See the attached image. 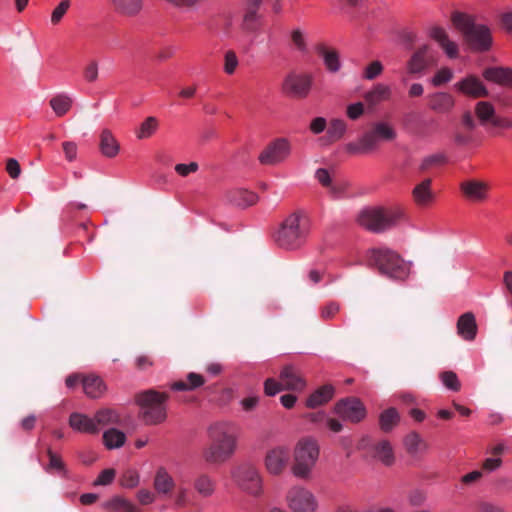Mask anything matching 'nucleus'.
I'll use <instances>...</instances> for the list:
<instances>
[{
    "mask_svg": "<svg viewBox=\"0 0 512 512\" xmlns=\"http://www.w3.org/2000/svg\"><path fill=\"white\" fill-rule=\"evenodd\" d=\"M205 383V379L201 374L190 372L187 375V380L175 381L171 384V389L176 391H192Z\"/></svg>",
    "mask_w": 512,
    "mask_h": 512,
    "instance_id": "nucleus-36",
    "label": "nucleus"
},
{
    "mask_svg": "<svg viewBox=\"0 0 512 512\" xmlns=\"http://www.w3.org/2000/svg\"><path fill=\"white\" fill-rule=\"evenodd\" d=\"M99 148L105 157L114 158L119 153L120 145L112 132L104 129L100 134Z\"/></svg>",
    "mask_w": 512,
    "mask_h": 512,
    "instance_id": "nucleus-28",
    "label": "nucleus"
},
{
    "mask_svg": "<svg viewBox=\"0 0 512 512\" xmlns=\"http://www.w3.org/2000/svg\"><path fill=\"white\" fill-rule=\"evenodd\" d=\"M194 488L203 497H209L214 493L215 483L207 474H200L194 480Z\"/></svg>",
    "mask_w": 512,
    "mask_h": 512,
    "instance_id": "nucleus-43",
    "label": "nucleus"
},
{
    "mask_svg": "<svg viewBox=\"0 0 512 512\" xmlns=\"http://www.w3.org/2000/svg\"><path fill=\"white\" fill-rule=\"evenodd\" d=\"M116 14L126 18H135L144 8V0H108Z\"/></svg>",
    "mask_w": 512,
    "mask_h": 512,
    "instance_id": "nucleus-21",
    "label": "nucleus"
},
{
    "mask_svg": "<svg viewBox=\"0 0 512 512\" xmlns=\"http://www.w3.org/2000/svg\"><path fill=\"white\" fill-rule=\"evenodd\" d=\"M431 185L432 180L430 178H426L414 187L412 196L417 205L426 206L433 201L434 194L432 192Z\"/></svg>",
    "mask_w": 512,
    "mask_h": 512,
    "instance_id": "nucleus-26",
    "label": "nucleus"
},
{
    "mask_svg": "<svg viewBox=\"0 0 512 512\" xmlns=\"http://www.w3.org/2000/svg\"><path fill=\"white\" fill-rule=\"evenodd\" d=\"M454 89L470 98H482L488 96V90L483 82L475 75H467L454 84Z\"/></svg>",
    "mask_w": 512,
    "mask_h": 512,
    "instance_id": "nucleus-19",
    "label": "nucleus"
},
{
    "mask_svg": "<svg viewBox=\"0 0 512 512\" xmlns=\"http://www.w3.org/2000/svg\"><path fill=\"white\" fill-rule=\"evenodd\" d=\"M239 61L234 51L229 50L224 56V71L228 75L234 74L238 67Z\"/></svg>",
    "mask_w": 512,
    "mask_h": 512,
    "instance_id": "nucleus-52",
    "label": "nucleus"
},
{
    "mask_svg": "<svg viewBox=\"0 0 512 512\" xmlns=\"http://www.w3.org/2000/svg\"><path fill=\"white\" fill-rule=\"evenodd\" d=\"M397 133L386 122H376L366 131L358 142L348 143L346 149L350 153H369L376 150L380 141H392Z\"/></svg>",
    "mask_w": 512,
    "mask_h": 512,
    "instance_id": "nucleus-8",
    "label": "nucleus"
},
{
    "mask_svg": "<svg viewBox=\"0 0 512 512\" xmlns=\"http://www.w3.org/2000/svg\"><path fill=\"white\" fill-rule=\"evenodd\" d=\"M316 51L323 58L328 71L336 73L340 70L341 63L339 60V54L335 49H330L324 44H318L316 46Z\"/></svg>",
    "mask_w": 512,
    "mask_h": 512,
    "instance_id": "nucleus-30",
    "label": "nucleus"
},
{
    "mask_svg": "<svg viewBox=\"0 0 512 512\" xmlns=\"http://www.w3.org/2000/svg\"><path fill=\"white\" fill-rule=\"evenodd\" d=\"M84 393L90 398H99L106 391V385L103 380L95 375H89L82 378Z\"/></svg>",
    "mask_w": 512,
    "mask_h": 512,
    "instance_id": "nucleus-29",
    "label": "nucleus"
},
{
    "mask_svg": "<svg viewBox=\"0 0 512 512\" xmlns=\"http://www.w3.org/2000/svg\"><path fill=\"white\" fill-rule=\"evenodd\" d=\"M171 5L181 8L187 11H193L197 9L203 2V0H165Z\"/></svg>",
    "mask_w": 512,
    "mask_h": 512,
    "instance_id": "nucleus-56",
    "label": "nucleus"
},
{
    "mask_svg": "<svg viewBox=\"0 0 512 512\" xmlns=\"http://www.w3.org/2000/svg\"><path fill=\"white\" fill-rule=\"evenodd\" d=\"M154 488L162 495H168L175 487V482L172 476L163 467H160L154 477Z\"/></svg>",
    "mask_w": 512,
    "mask_h": 512,
    "instance_id": "nucleus-31",
    "label": "nucleus"
},
{
    "mask_svg": "<svg viewBox=\"0 0 512 512\" xmlns=\"http://www.w3.org/2000/svg\"><path fill=\"white\" fill-rule=\"evenodd\" d=\"M439 377L443 383V385L452 391H459L461 388V383L458 380L456 373L453 371H443L439 374Z\"/></svg>",
    "mask_w": 512,
    "mask_h": 512,
    "instance_id": "nucleus-47",
    "label": "nucleus"
},
{
    "mask_svg": "<svg viewBox=\"0 0 512 512\" xmlns=\"http://www.w3.org/2000/svg\"><path fill=\"white\" fill-rule=\"evenodd\" d=\"M262 0H246L243 7L242 29L246 32H255L262 18L259 10Z\"/></svg>",
    "mask_w": 512,
    "mask_h": 512,
    "instance_id": "nucleus-20",
    "label": "nucleus"
},
{
    "mask_svg": "<svg viewBox=\"0 0 512 512\" xmlns=\"http://www.w3.org/2000/svg\"><path fill=\"white\" fill-rule=\"evenodd\" d=\"M312 76L307 74H289L282 85L288 95L297 98H306L312 87Z\"/></svg>",
    "mask_w": 512,
    "mask_h": 512,
    "instance_id": "nucleus-16",
    "label": "nucleus"
},
{
    "mask_svg": "<svg viewBox=\"0 0 512 512\" xmlns=\"http://www.w3.org/2000/svg\"><path fill=\"white\" fill-rule=\"evenodd\" d=\"M404 447L410 455H416L428 449V443L415 431L408 433L403 440Z\"/></svg>",
    "mask_w": 512,
    "mask_h": 512,
    "instance_id": "nucleus-32",
    "label": "nucleus"
},
{
    "mask_svg": "<svg viewBox=\"0 0 512 512\" xmlns=\"http://www.w3.org/2000/svg\"><path fill=\"white\" fill-rule=\"evenodd\" d=\"M95 423L98 425L99 430L108 425H116L120 423L119 414L111 408L99 409L94 415Z\"/></svg>",
    "mask_w": 512,
    "mask_h": 512,
    "instance_id": "nucleus-37",
    "label": "nucleus"
},
{
    "mask_svg": "<svg viewBox=\"0 0 512 512\" xmlns=\"http://www.w3.org/2000/svg\"><path fill=\"white\" fill-rule=\"evenodd\" d=\"M335 412L344 420L360 422L366 416V409L360 399L349 397L337 402Z\"/></svg>",
    "mask_w": 512,
    "mask_h": 512,
    "instance_id": "nucleus-17",
    "label": "nucleus"
},
{
    "mask_svg": "<svg viewBox=\"0 0 512 512\" xmlns=\"http://www.w3.org/2000/svg\"><path fill=\"white\" fill-rule=\"evenodd\" d=\"M159 121L154 116L147 117L136 130L135 134L139 140L150 138L158 129Z\"/></svg>",
    "mask_w": 512,
    "mask_h": 512,
    "instance_id": "nucleus-42",
    "label": "nucleus"
},
{
    "mask_svg": "<svg viewBox=\"0 0 512 512\" xmlns=\"http://www.w3.org/2000/svg\"><path fill=\"white\" fill-rule=\"evenodd\" d=\"M339 309L340 306L338 303L330 302L323 307L321 316L323 319H331L338 313Z\"/></svg>",
    "mask_w": 512,
    "mask_h": 512,
    "instance_id": "nucleus-62",
    "label": "nucleus"
},
{
    "mask_svg": "<svg viewBox=\"0 0 512 512\" xmlns=\"http://www.w3.org/2000/svg\"><path fill=\"white\" fill-rule=\"evenodd\" d=\"M451 20L471 50L484 52L490 49L492 36L486 25L476 23L473 16L461 12H454Z\"/></svg>",
    "mask_w": 512,
    "mask_h": 512,
    "instance_id": "nucleus-3",
    "label": "nucleus"
},
{
    "mask_svg": "<svg viewBox=\"0 0 512 512\" xmlns=\"http://www.w3.org/2000/svg\"><path fill=\"white\" fill-rule=\"evenodd\" d=\"M305 387L306 380L300 370L293 365H286L282 368L279 381L268 378L264 383V391L268 396H274L282 390L301 392Z\"/></svg>",
    "mask_w": 512,
    "mask_h": 512,
    "instance_id": "nucleus-9",
    "label": "nucleus"
},
{
    "mask_svg": "<svg viewBox=\"0 0 512 512\" xmlns=\"http://www.w3.org/2000/svg\"><path fill=\"white\" fill-rule=\"evenodd\" d=\"M286 499L293 512H316L318 508L316 497L304 487H292L288 491Z\"/></svg>",
    "mask_w": 512,
    "mask_h": 512,
    "instance_id": "nucleus-12",
    "label": "nucleus"
},
{
    "mask_svg": "<svg viewBox=\"0 0 512 512\" xmlns=\"http://www.w3.org/2000/svg\"><path fill=\"white\" fill-rule=\"evenodd\" d=\"M364 113V106L361 102L351 104L347 107V116L352 119H358Z\"/></svg>",
    "mask_w": 512,
    "mask_h": 512,
    "instance_id": "nucleus-61",
    "label": "nucleus"
},
{
    "mask_svg": "<svg viewBox=\"0 0 512 512\" xmlns=\"http://www.w3.org/2000/svg\"><path fill=\"white\" fill-rule=\"evenodd\" d=\"M453 72L450 68H441L432 78V84L434 86H440L452 80Z\"/></svg>",
    "mask_w": 512,
    "mask_h": 512,
    "instance_id": "nucleus-55",
    "label": "nucleus"
},
{
    "mask_svg": "<svg viewBox=\"0 0 512 512\" xmlns=\"http://www.w3.org/2000/svg\"><path fill=\"white\" fill-rule=\"evenodd\" d=\"M367 264L389 278L404 280L410 272L409 265L395 251L382 247L367 251Z\"/></svg>",
    "mask_w": 512,
    "mask_h": 512,
    "instance_id": "nucleus-4",
    "label": "nucleus"
},
{
    "mask_svg": "<svg viewBox=\"0 0 512 512\" xmlns=\"http://www.w3.org/2000/svg\"><path fill=\"white\" fill-rule=\"evenodd\" d=\"M403 218L398 208L369 207L357 216L358 224L373 233H382L396 226Z\"/></svg>",
    "mask_w": 512,
    "mask_h": 512,
    "instance_id": "nucleus-5",
    "label": "nucleus"
},
{
    "mask_svg": "<svg viewBox=\"0 0 512 512\" xmlns=\"http://www.w3.org/2000/svg\"><path fill=\"white\" fill-rule=\"evenodd\" d=\"M447 162V158L443 153H436L425 157L419 166V170L421 172H427L433 167L445 164Z\"/></svg>",
    "mask_w": 512,
    "mask_h": 512,
    "instance_id": "nucleus-46",
    "label": "nucleus"
},
{
    "mask_svg": "<svg viewBox=\"0 0 512 512\" xmlns=\"http://www.w3.org/2000/svg\"><path fill=\"white\" fill-rule=\"evenodd\" d=\"M115 477L114 469H105L103 470L98 478L95 480V485H108L110 484Z\"/></svg>",
    "mask_w": 512,
    "mask_h": 512,
    "instance_id": "nucleus-59",
    "label": "nucleus"
},
{
    "mask_svg": "<svg viewBox=\"0 0 512 512\" xmlns=\"http://www.w3.org/2000/svg\"><path fill=\"white\" fill-rule=\"evenodd\" d=\"M70 427L80 433L98 434L99 427L95 423L94 417H89L86 414L74 412L69 417Z\"/></svg>",
    "mask_w": 512,
    "mask_h": 512,
    "instance_id": "nucleus-22",
    "label": "nucleus"
},
{
    "mask_svg": "<svg viewBox=\"0 0 512 512\" xmlns=\"http://www.w3.org/2000/svg\"><path fill=\"white\" fill-rule=\"evenodd\" d=\"M375 457L384 465L390 466L394 463L395 457L391 444L387 440L380 441L375 445Z\"/></svg>",
    "mask_w": 512,
    "mask_h": 512,
    "instance_id": "nucleus-40",
    "label": "nucleus"
},
{
    "mask_svg": "<svg viewBox=\"0 0 512 512\" xmlns=\"http://www.w3.org/2000/svg\"><path fill=\"white\" fill-rule=\"evenodd\" d=\"M102 439L107 449H117L124 445L126 436L122 431L110 428L103 433Z\"/></svg>",
    "mask_w": 512,
    "mask_h": 512,
    "instance_id": "nucleus-38",
    "label": "nucleus"
},
{
    "mask_svg": "<svg viewBox=\"0 0 512 512\" xmlns=\"http://www.w3.org/2000/svg\"><path fill=\"white\" fill-rule=\"evenodd\" d=\"M310 231V220L303 211L288 215L274 234L277 245L284 249H297L306 240Z\"/></svg>",
    "mask_w": 512,
    "mask_h": 512,
    "instance_id": "nucleus-2",
    "label": "nucleus"
},
{
    "mask_svg": "<svg viewBox=\"0 0 512 512\" xmlns=\"http://www.w3.org/2000/svg\"><path fill=\"white\" fill-rule=\"evenodd\" d=\"M475 113L482 123H485L487 121L492 122L493 119L495 118L494 107L489 102H478L475 107Z\"/></svg>",
    "mask_w": 512,
    "mask_h": 512,
    "instance_id": "nucleus-45",
    "label": "nucleus"
},
{
    "mask_svg": "<svg viewBox=\"0 0 512 512\" xmlns=\"http://www.w3.org/2000/svg\"><path fill=\"white\" fill-rule=\"evenodd\" d=\"M47 455L49 457V465H48V471L55 470L59 473L64 474L65 473V464L62 461L61 457L57 454H55L51 448L47 449Z\"/></svg>",
    "mask_w": 512,
    "mask_h": 512,
    "instance_id": "nucleus-50",
    "label": "nucleus"
},
{
    "mask_svg": "<svg viewBox=\"0 0 512 512\" xmlns=\"http://www.w3.org/2000/svg\"><path fill=\"white\" fill-rule=\"evenodd\" d=\"M72 103V98L66 94H58L50 99V106L59 117L71 109Z\"/></svg>",
    "mask_w": 512,
    "mask_h": 512,
    "instance_id": "nucleus-41",
    "label": "nucleus"
},
{
    "mask_svg": "<svg viewBox=\"0 0 512 512\" xmlns=\"http://www.w3.org/2000/svg\"><path fill=\"white\" fill-rule=\"evenodd\" d=\"M485 79L501 85L512 86V70L506 68H488L483 72Z\"/></svg>",
    "mask_w": 512,
    "mask_h": 512,
    "instance_id": "nucleus-35",
    "label": "nucleus"
},
{
    "mask_svg": "<svg viewBox=\"0 0 512 512\" xmlns=\"http://www.w3.org/2000/svg\"><path fill=\"white\" fill-rule=\"evenodd\" d=\"M390 96V87L388 85L378 83L372 90L365 93L364 99L370 106H374L382 101L388 100Z\"/></svg>",
    "mask_w": 512,
    "mask_h": 512,
    "instance_id": "nucleus-34",
    "label": "nucleus"
},
{
    "mask_svg": "<svg viewBox=\"0 0 512 512\" xmlns=\"http://www.w3.org/2000/svg\"><path fill=\"white\" fill-rule=\"evenodd\" d=\"M98 75V62L96 60L89 61L83 69L84 80L88 83H93L98 79Z\"/></svg>",
    "mask_w": 512,
    "mask_h": 512,
    "instance_id": "nucleus-51",
    "label": "nucleus"
},
{
    "mask_svg": "<svg viewBox=\"0 0 512 512\" xmlns=\"http://www.w3.org/2000/svg\"><path fill=\"white\" fill-rule=\"evenodd\" d=\"M319 457L317 441L310 437L300 439L293 451L291 471L299 479H310L313 468Z\"/></svg>",
    "mask_w": 512,
    "mask_h": 512,
    "instance_id": "nucleus-6",
    "label": "nucleus"
},
{
    "mask_svg": "<svg viewBox=\"0 0 512 512\" xmlns=\"http://www.w3.org/2000/svg\"><path fill=\"white\" fill-rule=\"evenodd\" d=\"M199 166L196 162H190L189 164H177L175 171L182 177L188 176L190 173H195Z\"/></svg>",
    "mask_w": 512,
    "mask_h": 512,
    "instance_id": "nucleus-58",
    "label": "nucleus"
},
{
    "mask_svg": "<svg viewBox=\"0 0 512 512\" xmlns=\"http://www.w3.org/2000/svg\"><path fill=\"white\" fill-rule=\"evenodd\" d=\"M291 152L290 142L286 138H278L268 144L259 155V162L264 165H276L283 162Z\"/></svg>",
    "mask_w": 512,
    "mask_h": 512,
    "instance_id": "nucleus-14",
    "label": "nucleus"
},
{
    "mask_svg": "<svg viewBox=\"0 0 512 512\" xmlns=\"http://www.w3.org/2000/svg\"><path fill=\"white\" fill-rule=\"evenodd\" d=\"M334 395V388L332 385H324L312 393L307 401L306 405L310 408H315L322 404L327 403Z\"/></svg>",
    "mask_w": 512,
    "mask_h": 512,
    "instance_id": "nucleus-33",
    "label": "nucleus"
},
{
    "mask_svg": "<svg viewBox=\"0 0 512 512\" xmlns=\"http://www.w3.org/2000/svg\"><path fill=\"white\" fill-rule=\"evenodd\" d=\"M188 502V489L185 487H179L175 495V506L184 507Z\"/></svg>",
    "mask_w": 512,
    "mask_h": 512,
    "instance_id": "nucleus-64",
    "label": "nucleus"
},
{
    "mask_svg": "<svg viewBox=\"0 0 512 512\" xmlns=\"http://www.w3.org/2000/svg\"><path fill=\"white\" fill-rule=\"evenodd\" d=\"M227 199L236 206L248 207L258 201V195L246 189H234L227 193Z\"/></svg>",
    "mask_w": 512,
    "mask_h": 512,
    "instance_id": "nucleus-27",
    "label": "nucleus"
},
{
    "mask_svg": "<svg viewBox=\"0 0 512 512\" xmlns=\"http://www.w3.org/2000/svg\"><path fill=\"white\" fill-rule=\"evenodd\" d=\"M62 148L67 161L72 162L77 157V144L73 141L63 142Z\"/></svg>",
    "mask_w": 512,
    "mask_h": 512,
    "instance_id": "nucleus-57",
    "label": "nucleus"
},
{
    "mask_svg": "<svg viewBox=\"0 0 512 512\" xmlns=\"http://www.w3.org/2000/svg\"><path fill=\"white\" fill-rule=\"evenodd\" d=\"M208 442L202 450L203 460L220 465L228 461L237 449V428L231 422H216L207 430Z\"/></svg>",
    "mask_w": 512,
    "mask_h": 512,
    "instance_id": "nucleus-1",
    "label": "nucleus"
},
{
    "mask_svg": "<svg viewBox=\"0 0 512 512\" xmlns=\"http://www.w3.org/2000/svg\"><path fill=\"white\" fill-rule=\"evenodd\" d=\"M237 486L251 496L258 497L263 491V480L259 469L251 463L239 465L233 473Z\"/></svg>",
    "mask_w": 512,
    "mask_h": 512,
    "instance_id": "nucleus-10",
    "label": "nucleus"
},
{
    "mask_svg": "<svg viewBox=\"0 0 512 512\" xmlns=\"http://www.w3.org/2000/svg\"><path fill=\"white\" fill-rule=\"evenodd\" d=\"M71 6L70 0H62L52 11L51 23L58 25Z\"/></svg>",
    "mask_w": 512,
    "mask_h": 512,
    "instance_id": "nucleus-49",
    "label": "nucleus"
},
{
    "mask_svg": "<svg viewBox=\"0 0 512 512\" xmlns=\"http://www.w3.org/2000/svg\"><path fill=\"white\" fill-rule=\"evenodd\" d=\"M400 416L395 408L384 410L379 416L380 429L383 432H390L399 422Z\"/></svg>",
    "mask_w": 512,
    "mask_h": 512,
    "instance_id": "nucleus-39",
    "label": "nucleus"
},
{
    "mask_svg": "<svg viewBox=\"0 0 512 512\" xmlns=\"http://www.w3.org/2000/svg\"><path fill=\"white\" fill-rule=\"evenodd\" d=\"M327 126L326 119L323 117H316L314 118L310 123V130L314 134H320L322 133Z\"/></svg>",
    "mask_w": 512,
    "mask_h": 512,
    "instance_id": "nucleus-63",
    "label": "nucleus"
},
{
    "mask_svg": "<svg viewBox=\"0 0 512 512\" xmlns=\"http://www.w3.org/2000/svg\"><path fill=\"white\" fill-rule=\"evenodd\" d=\"M436 64L433 49L429 45L418 47L407 61L406 70L409 75H422L425 70Z\"/></svg>",
    "mask_w": 512,
    "mask_h": 512,
    "instance_id": "nucleus-13",
    "label": "nucleus"
},
{
    "mask_svg": "<svg viewBox=\"0 0 512 512\" xmlns=\"http://www.w3.org/2000/svg\"><path fill=\"white\" fill-rule=\"evenodd\" d=\"M347 129L345 121L341 119H333L327 130V136L331 142L338 141L341 139Z\"/></svg>",
    "mask_w": 512,
    "mask_h": 512,
    "instance_id": "nucleus-44",
    "label": "nucleus"
},
{
    "mask_svg": "<svg viewBox=\"0 0 512 512\" xmlns=\"http://www.w3.org/2000/svg\"><path fill=\"white\" fill-rule=\"evenodd\" d=\"M120 484L124 488H134L139 484V475L134 470L126 471L120 480Z\"/></svg>",
    "mask_w": 512,
    "mask_h": 512,
    "instance_id": "nucleus-54",
    "label": "nucleus"
},
{
    "mask_svg": "<svg viewBox=\"0 0 512 512\" xmlns=\"http://www.w3.org/2000/svg\"><path fill=\"white\" fill-rule=\"evenodd\" d=\"M133 503L128 501L127 499L121 497V496H115L106 503H104V508L117 511V510H123L124 512H127L129 509H131V506Z\"/></svg>",
    "mask_w": 512,
    "mask_h": 512,
    "instance_id": "nucleus-48",
    "label": "nucleus"
},
{
    "mask_svg": "<svg viewBox=\"0 0 512 512\" xmlns=\"http://www.w3.org/2000/svg\"><path fill=\"white\" fill-rule=\"evenodd\" d=\"M6 171L12 179H17L21 173L18 161L14 158L7 160Z\"/></svg>",
    "mask_w": 512,
    "mask_h": 512,
    "instance_id": "nucleus-60",
    "label": "nucleus"
},
{
    "mask_svg": "<svg viewBox=\"0 0 512 512\" xmlns=\"http://www.w3.org/2000/svg\"><path fill=\"white\" fill-rule=\"evenodd\" d=\"M383 72V65L380 61H372L364 70L363 77L367 80L377 78Z\"/></svg>",
    "mask_w": 512,
    "mask_h": 512,
    "instance_id": "nucleus-53",
    "label": "nucleus"
},
{
    "mask_svg": "<svg viewBox=\"0 0 512 512\" xmlns=\"http://www.w3.org/2000/svg\"><path fill=\"white\" fill-rule=\"evenodd\" d=\"M169 398L167 393H160L153 389L136 395V403L140 406V417L148 425H156L165 421L167 417L165 402Z\"/></svg>",
    "mask_w": 512,
    "mask_h": 512,
    "instance_id": "nucleus-7",
    "label": "nucleus"
},
{
    "mask_svg": "<svg viewBox=\"0 0 512 512\" xmlns=\"http://www.w3.org/2000/svg\"><path fill=\"white\" fill-rule=\"evenodd\" d=\"M290 460V448L285 445H277L266 451L264 466L270 475L280 476L288 468Z\"/></svg>",
    "mask_w": 512,
    "mask_h": 512,
    "instance_id": "nucleus-11",
    "label": "nucleus"
},
{
    "mask_svg": "<svg viewBox=\"0 0 512 512\" xmlns=\"http://www.w3.org/2000/svg\"><path fill=\"white\" fill-rule=\"evenodd\" d=\"M430 37L439 44L449 58H456L458 56V45L450 40L445 29L439 26L432 27L430 29Z\"/></svg>",
    "mask_w": 512,
    "mask_h": 512,
    "instance_id": "nucleus-23",
    "label": "nucleus"
},
{
    "mask_svg": "<svg viewBox=\"0 0 512 512\" xmlns=\"http://www.w3.org/2000/svg\"><path fill=\"white\" fill-rule=\"evenodd\" d=\"M315 178L334 198L341 197L348 187V183L346 181L337 178L334 172H330L325 168L317 169L315 172Z\"/></svg>",
    "mask_w": 512,
    "mask_h": 512,
    "instance_id": "nucleus-18",
    "label": "nucleus"
},
{
    "mask_svg": "<svg viewBox=\"0 0 512 512\" xmlns=\"http://www.w3.org/2000/svg\"><path fill=\"white\" fill-rule=\"evenodd\" d=\"M459 189L468 201L482 203L489 197L490 184L485 180L469 178L459 184Z\"/></svg>",
    "mask_w": 512,
    "mask_h": 512,
    "instance_id": "nucleus-15",
    "label": "nucleus"
},
{
    "mask_svg": "<svg viewBox=\"0 0 512 512\" xmlns=\"http://www.w3.org/2000/svg\"><path fill=\"white\" fill-rule=\"evenodd\" d=\"M454 106L455 98L447 92H435L429 96V108L436 113H449Z\"/></svg>",
    "mask_w": 512,
    "mask_h": 512,
    "instance_id": "nucleus-25",
    "label": "nucleus"
},
{
    "mask_svg": "<svg viewBox=\"0 0 512 512\" xmlns=\"http://www.w3.org/2000/svg\"><path fill=\"white\" fill-rule=\"evenodd\" d=\"M477 330L476 319L472 312H466L458 318L457 333L462 339L473 341L476 338Z\"/></svg>",
    "mask_w": 512,
    "mask_h": 512,
    "instance_id": "nucleus-24",
    "label": "nucleus"
}]
</instances>
